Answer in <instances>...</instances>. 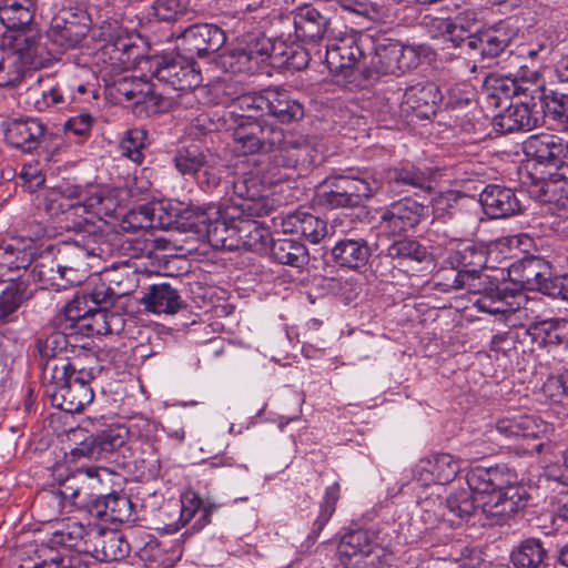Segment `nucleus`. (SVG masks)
Returning a JSON list of instances; mask_svg holds the SVG:
<instances>
[{
    "instance_id": "obj_37",
    "label": "nucleus",
    "mask_w": 568,
    "mask_h": 568,
    "mask_svg": "<svg viewBox=\"0 0 568 568\" xmlns=\"http://www.w3.org/2000/svg\"><path fill=\"white\" fill-rule=\"evenodd\" d=\"M515 36L514 30L504 24H498L485 31H478L476 38L469 43L483 59H493L509 47Z\"/></svg>"
},
{
    "instance_id": "obj_5",
    "label": "nucleus",
    "mask_w": 568,
    "mask_h": 568,
    "mask_svg": "<svg viewBox=\"0 0 568 568\" xmlns=\"http://www.w3.org/2000/svg\"><path fill=\"white\" fill-rule=\"evenodd\" d=\"M318 194L320 203L328 209L357 207L373 197L381 189L379 181L373 178L329 175Z\"/></svg>"
},
{
    "instance_id": "obj_54",
    "label": "nucleus",
    "mask_w": 568,
    "mask_h": 568,
    "mask_svg": "<svg viewBox=\"0 0 568 568\" xmlns=\"http://www.w3.org/2000/svg\"><path fill=\"white\" fill-rule=\"evenodd\" d=\"M220 69L223 73H240L252 70V65H248V58L243 52L242 48L229 49L217 48L215 49V70Z\"/></svg>"
},
{
    "instance_id": "obj_46",
    "label": "nucleus",
    "mask_w": 568,
    "mask_h": 568,
    "mask_svg": "<svg viewBox=\"0 0 568 568\" xmlns=\"http://www.w3.org/2000/svg\"><path fill=\"white\" fill-rule=\"evenodd\" d=\"M529 193L540 202L555 204L561 209L568 207V179L537 180L530 186Z\"/></svg>"
},
{
    "instance_id": "obj_20",
    "label": "nucleus",
    "mask_w": 568,
    "mask_h": 568,
    "mask_svg": "<svg viewBox=\"0 0 568 568\" xmlns=\"http://www.w3.org/2000/svg\"><path fill=\"white\" fill-rule=\"evenodd\" d=\"M316 158L317 151L308 139L288 133L272 158L275 168L271 170L277 172L275 169L280 166L306 170L315 163Z\"/></svg>"
},
{
    "instance_id": "obj_62",
    "label": "nucleus",
    "mask_w": 568,
    "mask_h": 568,
    "mask_svg": "<svg viewBox=\"0 0 568 568\" xmlns=\"http://www.w3.org/2000/svg\"><path fill=\"white\" fill-rule=\"evenodd\" d=\"M215 115H217L215 130L229 134L235 143H237L235 133L254 118L253 113L239 114L235 109L229 106H224L222 111H215Z\"/></svg>"
},
{
    "instance_id": "obj_9",
    "label": "nucleus",
    "mask_w": 568,
    "mask_h": 568,
    "mask_svg": "<svg viewBox=\"0 0 568 568\" xmlns=\"http://www.w3.org/2000/svg\"><path fill=\"white\" fill-rule=\"evenodd\" d=\"M150 71L159 82L179 91L196 89L202 82V74L195 68V62L181 54L154 57L150 61Z\"/></svg>"
},
{
    "instance_id": "obj_57",
    "label": "nucleus",
    "mask_w": 568,
    "mask_h": 568,
    "mask_svg": "<svg viewBox=\"0 0 568 568\" xmlns=\"http://www.w3.org/2000/svg\"><path fill=\"white\" fill-rule=\"evenodd\" d=\"M33 253L31 248L20 247L9 243L0 247V270L20 271L32 263Z\"/></svg>"
},
{
    "instance_id": "obj_38",
    "label": "nucleus",
    "mask_w": 568,
    "mask_h": 568,
    "mask_svg": "<svg viewBox=\"0 0 568 568\" xmlns=\"http://www.w3.org/2000/svg\"><path fill=\"white\" fill-rule=\"evenodd\" d=\"M371 247L366 240L362 237H344L338 240L332 247L333 261L351 270H357L368 262Z\"/></svg>"
},
{
    "instance_id": "obj_10",
    "label": "nucleus",
    "mask_w": 568,
    "mask_h": 568,
    "mask_svg": "<svg viewBox=\"0 0 568 568\" xmlns=\"http://www.w3.org/2000/svg\"><path fill=\"white\" fill-rule=\"evenodd\" d=\"M108 471L104 467H81L68 475L60 483V487L41 493L37 497V503L41 506L47 505L51 508L52 515L62 511L65 504L82 509L81 499L84 497L83 484L87 479H98L100 481V471Z\"/></svg>"
},
{
    "instance_id": "obj_48",
    "label": "nucleus",
    "mask_w": 568,
    "mask_h": 568,
    "mask_svg": "<svg viewBox=\"0 0 568 568\" xmlns=\"http://www.w3.org/2000/svg\"><path fill=\"white\" fill-rule=\"evenodd\" d=\"M283 176L278 172H273L272 170H267L263 175V180L261 182L257 181V176L250 174L240 179L237 181L232 182L234 194L243 201H248L254 196H260L261 192H267L266 185H271L282 181Z\"/></svg>"
},
{
    "instance_id": "obj_7",
    "label": "nucleus",
    "mask_w": 568,
    "mask_h": 568,
    "mask_svg": "<svg viewBox=\"0 0 568 568\" xmlns=\"http://www.w3.org/2000/svg\"><path fill=\"white\" fill-rule=\"evenodd\" d=\"M337 549L341 561L346 568H375L386 555L376 534L366 529L345 534Z\"/></svg>"
},
{
    "instance_id": "obj_47",
    "label": "nucleus",
    "mask_w": 568,
    "mask_h": 568,
    "mask_svg": "<svg viewBox=\"0 0 568 568\" xmlns=\"http://www.w3.org/2000/svg\"><path fill=\"white\" fill-rule=\"evenodd\" d=\"M180 518L179 521L182 526L189 524L197 511H202L200 518L193 524L192 528L200 530L210 524L211 508L204 507L203 501L199 494L193 490H186L181 495L180 498Z\"/></svg>"
},
{
    "instance_id": "obj_29",
    "label": "nucleus",
    "mask_w": 568,
    "mask_h": 568,
    "mask_svg": "<svg viewBox=\"0 0 568 568\" xmlns=\"http://www.w3.org/2000/svg\"><path fill=\"white\" fill-rule=\"evenodd\" d=\"M484 212L491 219H505L520 211L515 192L506 186L489 184L479 194Z\"/></svg>"
},
{
    "instance_id": "obj_35",
    "label": "nucleus",
    "mask_w": 568,
    "mask_h": 568,
    "mask_svg": "<svg viewBox=\"0 0 568 568\" xmlns=\"http://www.w3.org/2000/svg\"><path fill=\"white\" fill-rule=\"evenodd\" d=\"M496 430L506 438L539 439L546 436L548 426L539 417L516 415L498 419Z\"/></svg>"
},
{
    "instance_id": "obj_56",
    "label": "nucleus",
    "mask_w": 568,
    "mask_h": 568,
    "mask_svg": "<svg viewBox=\"0 0 568 568\" xmlns=\"http://www.w3.org/2000/svg\"><path fill=\"white\" fill-rule=\"evenodd\" d=\"M148 131L143 128H132L124 132L120 141V150L123 156L136 164L144 160L143 150L146 146Z\"/></svg>"
},
{
    "instance_id": "obj_6",
    "label": "nucleus",
    "mask_w": 568,
    "mask_h": 568,
    "mask_svg": "<svg viewBox=\"0 0 568 568\" xmlns=\"http://www.w3.org/2000/svg\"><path fill=\"white\" fill-rule=\"evenodd\" d=\"M43 384L45 393L51 398L53 406L67 413H80L94 398L92 383L95 379L77 376H64L62 381L51 379L44 371Z\"/></svg>"
},
{
    "instance_id": "obj_18",
    "label": "nucleus",
    "mask_w": 568,
    "mask_h": 568,
    "mask_svg": "<svg viewBox=\"0 0 568 568\" xmlns=\"http://www.w3.org/2000/svg\"><path fill=\"white\" fill-rule=\"evenodd\" d=\"M429 215L427 205L405 196L390 203L382 213L381 222L385 230L402 234L416 229Z\"/></svg>"
},
{
    "instance_id": "obj_60",
    "label": "nucleus",
    "mask_w": 568,
    "mask_h": 568,
    "mask_svg": "<svg viewBox=\"0 0 568 568\" xmlns=\"http://www.w3.org/2000/svg\"><path fill=\"white\" fill-rule=\"evenodd\" d=\"M213 26L209 23L194 24L189 27L183 39L187 42L190 52H195L200 58L209 54L212 40Z\"/></svg>"
},
{
    "instance_id": "obj_51",
    "label": "nucleus",
    "mask_w": 568,
    "mask_h": 568,
    "mask_svg": "<svg viewBox=\"0 0 568 568\" xmlns=\"http://www.w3.org/2000/svg\"><path fill=\"white\" fill-rule=\"evenodd\" d=\"M93 308L94 306L90 305L82 294H77L57 316L55 323L58 328L72 332Z\"/></svg>"
},
{
    "instance_id": "obj_36",
    "label": "nucleus",
    "mask_w": 568,
    "mask_h": 568,
    "mask_svg": "<svg viewBox=\"0 0 568 568\" xmlns=\"http://www.w3.org/2000/svg\"><path fill=\"white\" fill-rule=\"evenodd\" d=\"M97 534L90 547H85V554L105 562L119 561L129 555L131 545L120 534L106 531L104 528Z\"/></svg>"
},
{
    "instance_id": "obj_64",
    "label": "nucleus",
    "mask_w": 568,
    "mask_h": 568,
    "mask_svg": "<svg viewBox=\"0 0 568 568\" xmlns=\"http://www.w3.org/2000/svg\"><path fill=\"white\" fill-rule=\"evenodd\" d=\"M477 32H473L469 23L464 17L458 16L455 20L446 23L444 37L452 42L455 47L467 48L469 52H473V45L469 41L476 38Z\"/></svg>"
},
{
    "instance_id": "obj_25",
    "label": "nucleus",
    "mask_w": 568,
    "mask_h": 568,
    "mask_svg": "<svg viewBox=\"0 0 568 568\" xmlns=\"http://www.w3.org/2000/svg\"><path fill=\"white\" fill-rule=\"evenodd\" d=\"M296 37L303 41L317 43L331 31V18L327 11L306 4L293 12Z\"/></svg>"
},
{
    "instance_id": "obj_58",
    "label": "nucleus",
    "mask_w": 568,
    "mask_h": 568,
    "mask_svg": "<svg viewBox=\"0 0 568 568\" xmlns=\"http://www.w3.org/2000/svg\"><path fill=\"white\" fill-rule=\"evenodd\" d=\"M341 497V487L338 483H334L326 488L323 496V500L320 505V513L317 518L313 523L312 531L310 537L315 539L323 530L325 525L329 521L331 517L335 513L336 504Z\"/></svg>"
},
{
    "instance_id": "obj_30",
    "label": "nucleus",
    "mask_w": 568,
    "mask_h": 568,
    "mask_svg": "<svg viewBox=\"0 0 568 568\" xmlns=\"http://www.w3.org/2000/svg\"><path fill=\"white\" fill-rule=\"evenodd\" d=\"M539 111L532 110L528 102L510 104L493 119L496 132L506 134L517 131H530L538 125Z\"/></svg>"
},
{
    "instance_id": "obj_21",
    "label": "nucleus",
    "mask_w": 568,
    "mask_h": 568,
    "mask_svg": "<svg viewBox=\"0 0 568 568\" xmlns=\"http://www.w3.org/2000/svg\"><path fill=\"white\" fill-rule=\"evenodd\" d=\"M363 57L355 33L345 32L328 38L325 61L331 72L344 73L355 67Z\"/></svg>"
},
{
    "instance_id": "obj_31",
    "label": "nucleus",
    "mask_w": 568,
    "mask_h": 568,
    "mask_svg": "<svg viewBox=\"0 0 568 568\" xmlns=\"http://www.w3.org/2000/svg\"><path fill=\"white\" fill-rule=\"evenodd\" d=\"M281 227L283 233L298 234L313 244L320 243L327 234L326 221L301 209L282 216Z\"/></svg>"
},
{
    "instance_id": "obj_50",
    "label": "nucleus",
    "mask_w": 568,
    "mask_h": 568,
    "mask_svg": "<svg viewBox=\"0 0 568 568\" xmlns=\"http://www.w3.org/2000/svg\"><path fill=\"white\" fill-rule=\"evenodd\" d=\"M539 101L545 119L558 125L568 124V94L542 90L539 93Z\"/></svg>"
},
{
    "instance_id": "obj_2",
    "label": "nucleus",
    "mask_w": 568,
    "mask_h": 568,
    "mask_svg": "<svg viewBox=\"0 0 568 568\" xmlns=\"http://www.w3.org/2000/svg\"><path fill=\"white\" fill-rule=\"evenodd\" d=\"M270 237V230L262 222L244 216L236 221L225 219L220 206L215 212V265L226 261L225 252L265 250Z\"/></svg>"
},
{
    "instance_id": "obj_43",
    "label": "nucleus",
    "mask_w": 568,
    "mask_h": 568,
    "mask_svg": "<svg viewBox=\"0 0 568 568\" xmlns=\"http://www.w3.org/2000/svg\"><path fill=\"white\" fill-rule=\"evenodd\" d=\"M520 69H523V67H520ZM527 83L528 81L524 73H521V70L517 73L489 74L485 80V87L487 90H491V97H504L506 99L528 91Z\"/></svg>"
},
{
    "instance_id": "obj_27",
    "label": "nucleus",
    "mask_w": 568,
    "mask_h": 568,
    "mask_svg": "<svg viewBox=\"0 0 568 568\" xmlns=\"http://www.w3.org/2000/svg\"><path fill=\"white\" fill-rule=\"evenodd\" d=\"M36 290L23 278L10 280L0 292V328L18 321V311L34 297Z\"/></svg>"
},
{
    "instance_id": "obj_32",
    "label": "nucleus",
    "mask_w": 568,
    "mask_h": 568,
    "mask_svg": "<svg viewBox=\"0 0 568 568\" xmlns=\"http://www.w3.org/2000/svg\"><path fill=\"white\" fill-rule=\"evenodd\" d=\"M281 123H292L304 118L303 104L281 88L265 89V112Z\"/></svg>"
},
{
    "instance_id": "obj_44",
    "label": "nucleus",
    "mask_w": 568,
    "mask_h": 568,
    "mask_svg": "<svg viewBox=\"0 0 568 568\" xmlns=\"http://www.w3.org/2000/svg\"><path fill=\"white\" fill-rule=\"evenodd\" d=\"M69 335L74 334L70 331L59 329V332H54L45 338L38 339L37 347L42 359V379H44L47 365L57 359H68Z\"/></svg>"
},
{
    "instance_id": "obj_15",
    "label": "nucleus",
    "mask_w": 568,
    "mask_h": 568,
    "mask_svg": "<svg viewBox=\"0 0 568 568\" xmlns=\"http://www.w3.org/2000/svg\"><path fill=\"white\" fill-rule=\"evenodd\" d=\"M1 129L4 141L10 146L28 153L37 150L41 142L52 139L45 124L31 116L8 119L1 123Z\"/></svg>"
},
{
    "instance_id": "obj_12",
    "label": "nucleus",
    "mask_w": 568,
    "mask_h": 568,
    "mask_svg": "<svg viewBox=\"0 0 568 568\" xmlns=\"http://www.w3.org/2000/svg\"><path fill=\"white\" fill-rule=\"evenodd\" d=\"M90 22L84 10L63 7L52 17L47 36L63 50L75 48L88 34Z\"/></svg>"
},
{
    "instance_id": "obj_24",
    "label": "nucleus",
    "mask_w": 568,
    "mask_h": 568,
    "mask_svg": "<svg viewBox=\"0 0 568 568\" xmlns=\"http://www.w3.org/2000/svg\"><path fill=\"white\" fill-rule=\"evenodd\" d=\"M523 151L538 163L558 166L568 153V144L557 134L539 133L524 142Z\"/></svg>"
},
{
    "instance_id": "obj_4",
    "label": "nucleus",
    "mask_w": 568,
    "mask_h": 568,
    "mask_svg": "<svg viewBox=\"0 0 568 568\" xmlns=\"http://www.w3.org/2000/svg\"><path fill=\"white\" fill-rule=\"evenodd\" d=\"M47 210L51 214H58L59 211L70 215L82 217L87 214L92 221L93 217L102 220L104 216L112 215L113 201L97 190V187H83L78 184L60 185L52 193Z\"/></svg>"
},
{
    "instance_id": "obj_3",
    "label": "nucleus",
    "mask_w": 568,
    "mask_h": 568,
    "mask_svg": "<svg viewBox=\"0 0 568 568\" xmlns=\"http://www.w3.org/2000/svg\"><path fill=\"white\" fill-rule=\"evenodd\" d=\"M40 38L38 31L3 34L0 45V87L14 85L27 70L42 65L38 55Z\"/></svg>"
},
{
    "instance_id": "obj_49",
    "label": "nucleus",
    "mask_w": 568,
    "mask_h": 568,
    "mask_svg": "<svg viewBox=\"0 0 568 568\" xmlns=\"http://www.w3.org/2000/svg\"><path fill=\"white\" fill-rule=\"evenodd\" d=\"M209 153L207 148L203 150L196 143L180 148L173 158L174 166L182 175H193L206 163Z\"/></svg>"
},
{
    "instance_id": "obj_42",
    "label": "nucleus",
    "mask_w": 568,
    "mask_h": 568,
    "mask_svg": "<svg viewBox=\"0 0 568 568\" xmlns=\"http://www.w3.org/2000/svg\"><path fill=\"white\" fill-rule=\"evenodd\" d=\"M271 256L280 264L298 268L308 263V252L305 245L291 237L272 240Z\"/></svg>"
},
{
    "instance_id": "obj_28",
    "label": "nucleus",
    "mask_w": 568,
    "mask_h": 568,
    "mask_svg": "<svg viewBox=\"0 0 568 568\" xmlns=\"http://www.w3.org/2000/svg\"><path fill=\"white\" fill-rule=\"evenodd\" d=\"M388 189L394 194L414 190L428 191L432 189V175L412 163H403L386 172Z\"/></svg>"
},
{
    "instance_id": "obj_26",
    "label": "nucleus",
    "mask_w": 568,
    "mask_h": 568,
    "mask_svg": "<svg viewBox=\"0 0 568 568\" xmlns=\"http://www.w3.org/2000/svg\"><path fill=\"white\" fill-rule=\"evenodd\" d=\"M480 280L481 282H478V286L473 291L480 294L475 302L476 307L491 315L509 313L513 307L508 300L515 296L514 292L496 277H480Z\"/></svg>"
},
{
    "instance_id": "obj_52",
    "label": "nucleus",
    "mask_w": 568,
    "mask_h": 568,
    "mask_svg": "<svg viewBox=\"0 0 568 568\" xmlns=\"http://www.w3.org/2000/svg\"><path fill=\"white\" fill-rule=\"evenodd\" d=\"M98 446L104 458L123 447L130 436L129 428L123 424H110L95 435Z\"/></svg>"
},
{
    "instance_id": "obj_33",
    "label": "nucleus",
    "mask_w": 568,
    "mask_h": 568,
    "mask_svg": "<svg viewBox=\"0 0 568 568\" xmlns=\"http://www.w3.org/2000/svg\"><path fill=\"white\" fill-rule=\"evenodd\" d=\"M448 261L455 268L470 275L473 283L481 282L480 277H490L481 273L487 263V252L481 245L462 242L449 254Z\"/></svg>"
},
{
    "instance_id": "obj_13",
    "label": "nucleus",
    "mask_w": 568,
    "mask_h": 568,
    "mask_svg": "<svg viewBox=\"0 0 568 568\" xmlns=\"http://www.w3.org/2000/svg\"><path fill=\"white\" fill-rule=\"evenodd\" d=\"M418 62L419 55L413 48L390 39L376 42L371 59V65L377 74L404 73L416 68Z\"/></svg>"
},
{
    "instance_id": "obj_39",
    "label": "nucleus",
    "mask_w": 568,
    "mask_h": 568,
    "mask_svg": "<svg viewBox=\"0 0 568 568\" xmlns=\"http://www.w3.org/2000/svg\"><path fill=\"white\" fill-rule=\"evenodd\" d=\"M33 16L31 0H2L0 3V21L7 28L6 33L36 31L30 27Z\"/></svg>"
},
{
    "instance_id": "obj_59",
    "label": "nucleus",
    "mask_w": 568,
    "mask_h": 568,
    "mask_svg": "<svg viewBox=\"0 0 568 568\" xmlns=\"http://www.w3.org/2000/svg\"><path fill=\"white\" fill-rule=\"evenodd\" d=\"M77 100L73 91L67 92V83L58 82L49 90H43L41 97L36 100L34 106L39 112H44L50 108H62Z\"/></svg>"
},
{
    "instance_id": "obj_11",
    "label": "nucleus",
    "mask_w": 568,
    "mask_h": 568,
    "mask_svg": "<svg viewBox=\"0 0 568 568\" xmlns=\"http://www.w3.org/2000/svg\"><path fill=\"white\" fill-rule=\"evenodd\" d=\"M77 231L89 233L87 241L67 242L60 248V262L58 264L75 267V271L91 272L92 261L100 258L102 250L99 240L102 232H98L95 224L89 217H82L74 224Z\"/></svg>"
},
{
    "instance_id": "obj_41",
    "label": "nucleus",
    "mask_w": 568,
    "mask_h": 568,
    "mask_svg": "<svg viewBox=\"0 0 568 568\" xmlns=\"http://www.w3.org/2000/svg\"><path fill=\"white\" fill-rule=\"evenodd\" d=\"M146 308L156 314H174L183 305V301L174 287L168 283L155 284L143 297Z\"/></svg>"
},
{
    "instance_id": "obj_40",
    "label": "nucleus",
    "mask_w": 568,
    "mask_h": 568,
    "mask_svg": "<svg viewBox=\"0 0 568 568\" xmlns=\"http://www.w3.org/2000/svg\"><path fill=\"white\" fill-rule=\"evenodd\" d=\"M548 550L538 538H526L511 551L510 560L516 568H547Z\"/></svg>"
},
{
    "instance_id": "obj_55",
    "label": "nucleus",
    "mask_w": 568,
    "mask_h": 568,
    "mask_svg": "<svg viewBox=\"0 0 568 568\" xmlns=\"http://www.w3.org/2000/svg\"><path fill=\"white\" fill-rule=\"evenodd\" d=\"M110 273H105V280L101 277L97 278L94 283H91L81 293L85 300L94 307L111 305L116 297L125 294V292L115 291L110 284L105 282H113V280L110 278Z\"/></svg>"
},
{
    "instance_id": "obj_17",
    "label": "nucleus",
    "mask_w": 568,
    "mask_h": 568,
    "mask_svg": "<svg viewBox=\"0 0 568 568\" xmlns=\"http://www.w3.org/2000/svg\"><path fill=\"white\" fill-rule=\"evenodd\" d=\"M82 509L91 517L98 518L105 523H134L133 504L131 499L121 494L112 493L100 496H89L84 491L81 499Z\"/></svg>"
},
{
    "instance_id": "obj_34",
    "label": "nucleus",
    "mask_w": 568,
    "mask_h": 568,
    "mask_svg": "<svg viewBox=\"0 0 568 568\" xmlns=\"http://www.w3.org/2000/svg\"><path fill=\"white\" fill-rule=\"evenodd\" d=\"M442 101V93L434 82L416 83L407 88L403 95V105L412 110L417 118L428 119L435 113L436 105Z\"/></svg>"
},
{
    "instance_id": "obj_16",
    "label": "nucleus",
    "mask_w": 568,
    "mask_h": 568,
    "mask_svg": "<svg viewBox=\"0 0 568 568\" xmlns=\"http://www.w3.org/2000/svg\"><path fill=\"white\" fill-rule=\"evenodd\" d=\"M235 135L240 149L252 154L277 151L281 143L285 142L286 133L282 128L265 120L251 119Z\"/></svg>"
},
{
    "instance_id": "obj_19",
    "label": "nucleus",
    "mask_w": 568,
    "mask_h": 568,
    "mask_svg": "<svg viewBox=\"0 0 568 568\" xmlns=\"http://www.w3.org/2000/svg\"><path fill=\"white\" fill-rule=\"evenodd\" d=\"M48 540L50 547H65L85 554V547H90L97 532L103 528L95 525L84 526L81 521L67 518L55 523Z\"/></svg>"
},
{
    "instance_id": "obj_14",
    "label": "nucleus",
    "mask_w": 568,
    "mask_h": 568,
    "mask_svg": "<svg viewBox=\"0 0 568 568\" xmlns=\"http://www.w3.org/2000/svg\"><path fill=\"white\" fill-rule=\"evenodd\" d=\"M508 274L511 281L519 283L524 288L539 291L549 296L559 278H551L549 262L536 255H528L514 262L508 268Z\"/></svg>"
},
{
    "instance_id": "obj_53",
    "label": "nucleus",
    "mask_w": 568,
    "mask_h": 568,
    "mask_svg": "<svg viewBox=\"0 0 568 568\" xmlns=\"http://www.w3.org/2000/svg\"><path fill=\"white\" fill-rule=\"evenodd\" d=\"M148 90L149 82L141 78L123 77L113 83V91L120 102L130 104L134 110L139 104L138 100H141Z\"/></svg>"
},
{
    "instance_id": "obj_45",
    "label": "nucleus",
    "mask_w": 568,
    "mask_h": 568,
    "mask_svg": "<svg viewBox=\"0 0 568 568\" xmlns=\"http://www.w3.org/2000/svg\"><path fill=\"white\" fill-rule=\"evenodd\" d=\"M267 192H261L260 196H254L248 201L235 203L231 206H224L225 219H236L244 216L248 219L263 217L270 215L274 211L273 200H271Z\"/></svg>"
},
{
    "instance_id": "obj_23",
    "label": "nucleus",
    "mask_w": 568,
    "mask_h": 568,
    "mask_svg": "<svg viewBox=\"0 0 568 568\" xmlns=\"http://www.w3.org/2000/svg\"><path fill=\"white\" fill-rule=\"evenodd\" d=\"M44 371L50 374L51 379L55 381H62L64 376L69 375L97 379L102 372V366L94 353L83 349L72 358L51 362Z\"/></svg>"
},
{
    "instance_id": "obj_63",
    "label": "nucleus",
    "mask_w": 568,
    "mask_h": 568,
    "mask_svg": "<svg viewBox=\"0 0 568 568\" xmlns=\"http://www.w3.org/2000/svg\"><path fill=\"white\" fill-rule=\"evenodd\" d=\"M427 252L417 241L402 239L392 243L386 250V256L399 262L412 260L422 262L426 258Z\"/></svg>"
},
{
    "instance_id": "obj_8",
    "label": "nucleus",
    "mask_w": 568,
    "mask_h": 568,
    "mask_svg": "<svg viewBox=\"0 0 568 568\" xmlns=\"http://www.w3.org/2000/svg\"><path fill=\"white\" fill-rule=\"evenodd\" d=\"M526 334L544 351L548 365H565L568 361V320L549 318L529 326Z\"/></svg>"
},
{
    "instance_id": "obj_22",
    "label": "nucleus",
    "mask_w": 568,
    "mask_h": 568,
    "mask_svg": "<svg viewBox=\"0 0 568 568\" xmlns=\"http://www.w3.org/2000/svg\"><path fill=\"white\" fill-rule=\"evenodd\" d=\"M459 469V462L454 456L442 453L420 459L413 469V477L424 486L445 485L455 479Z\"/></svg>"
},
{
    "instance_id": "obj_61",
    "label": "nucleus",
    "mask_w": 568,
    "mask_h": 568,
    "mask_svg": "<svg viewBox=\"0 0 568 568\" xmlns=\"http://www.w3.org/2000/svg\"><path fill=\"white\" fill-rule=\"evenodd\" d=\"M148 91L149 92H145L141 100H138L139 104L134 112L139 113L140 115L143 113L145 116H150L153 114L168 112L173 108L174 100L161 92H155L153 83L149 82Z\"/></svg>"
},
{
    "instance_id": "obj_1",
    "label": "nucleus",
    "mask_w": 568,
    "mask_h": 568,
    "mask_svg": "<svg viewBox=\"0 0 568 568\" xmlns=\"http://www.w3.org/2000/svg\"><path fill=\"white\" fill-rule=\"evenodd\" d=\"M468 488L452 491L445 506L457 525L469 523L479 510L473 493L486 495L480 513L490 519V525H500L527 506L529 494L518 483L517 473L506 465L474 467L466 475Z\"/></svg>"
}]
</instances>
